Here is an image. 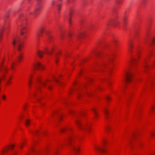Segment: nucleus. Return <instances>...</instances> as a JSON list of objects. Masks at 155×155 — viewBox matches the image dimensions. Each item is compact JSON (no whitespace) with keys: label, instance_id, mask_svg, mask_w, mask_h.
<instances>
[{"label":"nucleus","instance_id":"nucleus-52","mask_svg":"<svg viewBox=\"0 0 155 155\" xmlns=\"http://www.w3.org/2000/svg\"><path fill=\"white\" fill-rule=\"evenodd\" d=\"M38 101L39 102V99H38Z\"/></svg>","mask_w":155,"mask_h":155},{"label":"nucleus","instance_id":"nucleus-8","mask_svg":"<svg viewBox=\"0 0 155 155\" xmlns=\"http://www.w3.org/2000/svg\"><path fill=\"white\" fill-rule=\"evenodd\" d=\"M128 50L130 52H132L133 51V49L134 47V45L131 41H130L128 43Z\"/></svg>","mask_w":155,"mask_h":155},{"label":"nucleus","instance_id":"nucleus-33","mask_svg":"<svg viewBox=\"0 0 155 155\" xmlns=\"http://www.w3.org/2000/svg\"><path fill=\"white\" fill-rule=\"evenodd\" d=\"M113 59L112 58H109V61L111 62L113 61Z\"/></svg>","mask_w":155,"mask_h":155},{"label":"nucleus","instance_id":"nucleus-41","mask_svg":"<svg viewBox=\"0 0 155 155\" xmlns=\"http://www.w3.org/2000/svg\"><path fill=\"white\" fill-rule=\"evenodd\" d=\"M149 51L150 52V54H148L149 56H150V54L152 53V51Z\"/></svg>","mask_w":155,"mask_h":155},{"label":"nucleus","instance_id":"nucleus-38","mask_svg":"<svg viewBox=\"0 0 155 155\" xmlns=\"http://www.w3.org/2000/svg\"><path fill=\"white\" fill-rule=\"evenodd\" d=\"M65 130V128H62V129H61V131L62 132H63Z\"/></svg>","mask_w":155,"mask_h":155},{"label":"nucleus","instance_id":"nucleus-47","mask_svg":"<svg viewBox=\"0 0 155 155\" xmlns=\"http://www.w3.org/2000/svg\"><path fill=\"white\" fill-rule=\"evenodd\" d=\"M42 84L43 85H45V83H42Z\"/></svg>","mask_w":155,"mask_h":155},{"label":"nucleus","instance_id":"nucleus-23","mask_svg":"<svg viewBox=\"0 0 155 155\" xmlns=\"http://www.w3.org/2000/svg\"><path fill=\"white\" fill-rule=\"evenodd\" d=\"M56 1L55 0H52L51 3V5H54L56 2Z\"/></svg>","mask_w":155,"mask_h":155},{"label":"nucleus","instance_id":"nucleus-14","mask_svg":"<svg viewBox=\"0 0 155 155\" xmlns=\"http://www.w3.org/2000/svg\"><path fill=\"white\" fill-rule=\"evenodd\" d=\"M73 12V11L71 10L69 12V23L70 24L71 22V16Z\"/></svg>","mask_w":155,"mask_h":155},{"label":"nucleus","instance_id":"nucleus-24","mask_svg":"<svg viewBox=\"0 0 155 155\" xmlns=\"http://www.w3.org/2000/svg\"><path fill=\"white\" fill-rule=\"evenodd\" d=\"M64 35V32L62 31H61L60 32V35L61 37L62 38Z\"/></svg>","mask_w":155,"mask_h":155},{"label":"nucleus","instance_id":"nucleus-36","mask_svg":"<svg viewBox=\"0 0 155 155\" xmlns=\"http://www.w3.org/2000/svg\"><path fill=\"white\" fill-rule=\"evenodd\" d=\"M8 149V148L7 149H6V150H3V151H2V153L3 154L4 153L5 151L7 150Z\"/></svg>","mask_w":155,"mask_h":155},{"label":"nucleus","instance_id":"nucleus-31","mask_svg":"<svg viewBox=\"0 0 155 155\" xmlns=\"http://www.w3.org/2000/svg\"><path fill=\"white\" fill-rule=\"evenodd\" d=\"M152 42L153 44H155V40L154 39H153L152 40Z\"/></svg>","mask_w":155,"mask_h":155},{"label":"nucleus","instance_id":"nucleus-39","mask_svg":"<svg viewBox=\"0 0 155 155\" xmlns=\"http://www.w3.org/2000/svg\"><path fill=\"white\" fill-rule=\"evenodd\" d=\"M10 147H11V148H13L14 147V145H12Z\"/></svg>","mask_w":155,"mask_h":155},{"label":"nucleus","instance_id":"nucleus-17","mask_svg":"<svg viewBox=\"0 0 155 155\" xmlns=\"http://www.w3.org/2000/svg\"><path fill=\"white\" fill-rule=\"evenodd\" d=\"M30 124V122L29 120H27L25 122V125L28 126Z\"/></svg>","mask_w":155,"mask_h":155},{"label":"nucleus","instance_id":"nucleus-3","mask_svg":"<svg viewBox=\"0 0 155 155\" xmlns=\"http://www.w3.org/2000/svg\"><path fill=\"white\" fill-rule=\"evenodd\" d=\"M37 0L38 2L34 11V15H36L38 14L42 7V5L41 3L42 0Z\"/></svg>","mask_w":155,"mask_h":155},{"label":"nucleus","instance_id":"nucleus-7","mask_svg":"<svg viewBox=\"0 0 155 155\" xmlns=\"http://www.w3.org/2000/svg\"><path fill=\"white\" fill-rule=\"evenodd\" d=\"M104 147V146H103L102 147H95V149L98 152L103 153L105 151V150Z\"/></svg>","mask_w":155,"mask_h":155},{"label":"nucleus","instance_id":"nucleus-20","mask_svg":"<svg viewBox=\"0 0 155 155\" xmlns=\"http://www.w3.org/2000/svg\"><path fill=\"white\" fill-rule=\"evenodd\" d=\"M31 81H32V80H31V78L30 77L29 78V80H28V81L29 85L30 87L31 86Z\"/></svg>","mask_w":155,"mask_h":155},{"label":"nucleus","instance_id":"nucleus-43","mask_svg":"<svg viewBox=\"0 0 155 155\" xmlns=\"http://www.w3.org/2000/svg\"><path fill=\"white\" fill-rule=\"evenodd\" d=\"M153 109V107H152V108H151V111H152Z\"/></svg>","mask_w":155,"mask_h":155},{"label":"nucleus","instance_id":"nucleus-15","mask_svg":"<svg viewBox=\"0 0 155 155\" xmlns=\"http://www.w3.org/2000/svg\"><path fill=\"white\" fill-rule=\"evenodd\" d=\"M38 55L40 57H42V55L43 54V52L41 51H38Z\"/></svg>","mask_w":155,"mask_h":155},{"label":"nucleus","instance_id":"nucleus-53","mask_svg":"<svg viewBox=\"0 0 155 155\" xmlns=\"http://www.w3.org/2000/svg\"><path fill=\"white\" fill-rule=\"evenodd\" d=\"M20 147H22V145H21Z\"/></svg>","mask_w":155,"mask_h":155},{"label":"nucleus","instance_id":"nucleus-54","mask_svg":"<svg viewBox=\"0 0 155 155\" xmlns=\"http://www.w3.org/2000/svg\"><path fill=\"white\" fill-rule=\"evenodd\" d=\"M131 140H130V142H131Z\"/></svg>","mask_w":155,"mask_h":155},{"label":"nucleus","instance_id":"nucleus-51","mask_svg":"<svg viewBox=\"0 0 155 155\" xmlns=\"http://www.w3.org/2000/svg\"><path fill=\"white\" fill-rule=\"evenodd\" d=\"M37 133V132H34V133L36 134Z\"/></svg>","mask_w":155,"mask_h":155},{"label":"nucleus","instance_id":"nucleus-2","mask_svg":"<svg viewBox=\"0 0 155 155\" xmlns=\"http://www.w3.org/2000/svg\"><path fill=\"white\" fill-rule=\"evenodd\" d=\"M12 43L13 46L16 45L18 50L19 51L21 50V48L23 46V44L20 38L19 37H17L13 39Z\"/></svg>","mask_w":155,"mask_h":155},{"label":"nucleus","instance_id":"nucleus-35","mask_svg":"<svg viewBox=\"0 0 155 155\" xmlns=\"http://www.w3.org/2000/svg\"><path fill=\"white\" fill-rule=\"evenodd\" d=\"M151 135L152 136H154L155 135V133H151Z\"/></svg>","mask_w":155,"mask_h":155},{"label":"nucleus","instance_id":"nucleus-29","mask_svg":"<svg viewBox=\"0 0 155 155\" xmlns=\"http://www.w3.org/2000/svg\"><path fill=\"white\" fill-rule=\"evenodd\" d=\"M123 21L124 24H125L126 22V18L125 17L124 18Z\"/></svg>","mask_w":155,"mask_h":155},{"label":"nucleus","instance_id":"nucleus-21","mask_svg":"<svg viewBox=\"0 0 155 155\" xmlns=\"http://www.w3.org/2000/svg\"><path fill=\"white\" fill-rule=\"evenodd\" d=\"M54 58L55 62L57 63L58 62V58L57 54L55 55L54 56Z\"/></svg>","mask_w":155,"mask_h":155},{"label":"nucleus","instance_id":"nucleus-6","mask_svg":"<svg viewBox=\"0 0 155 155\" xmlns=\"http://www.w3.org/2000/svg\"><path fill=\"white\" fill-rule=\"evenodd\" d=\"M71 148L74 152L75 154H76L79 151V147L78 146L71 145Z\"/></svg>","mask_w":155,"mask_h":155},{"label":"nucleus","instance_id":"nucleus-25","mask_svg":"<svg viewBox=\"0 0 155 155\" xmlns=\"http://www.w3.org/2000/svg\"><path fill=\"white\" fill-rule=\"evenodd\" d=\"M22 58V56L21 55H20L18 57V59L19 61H20Z\"/></svg>","mask_w":155,"mask_h":155},{"label":"nucleus","instance_id":"nucleus-57","mask_svg":"<svg viewBox=\"0 0 155 155\" xmlns=\"http://www.w3.org/2000/svg\"><path fill=\"white\" fill-rule=\"evenodd\" d=\"M8 83H10V82H9V81H8Z\"/></svg>","mask_w":155,"mask_h":155},{"label":"nucleus","instance_id":"nucleus-44","mask_svg":"<svg viewBox=\"0 0 155 155\" xmlns=\"http://www.w3.org/2000/svg\"><path fill=\"white\" fill-rule=\"evenodd\" d=\"M48 88L50 90L51 89V87L50 86L48 87Z\"/></svg>","mask_w":155,"mask_h":155},{"label":"nucleus","instance_id":"nucleus-10","mask_svg":"<svg viewBox=\"0 0 155 155\" xmlns=\"http://www.w3.org/2000/svg\"><path fill=\"white\" fill-rule=\"evenodd\" d=\"M116 22V21L115 20H109L106 23V24L107 25H110L113 24H115Z\"/></svg>","mask_w":155,"mask_h":155},{"label":"nucleus","instance_id":"nucleus-11","mask_svg":"<svg viewBox=\"0 0 155 155\" xmlns=\"http://www.w3.org/2000/svg\"><path fill=\"white\" fill-rule=\"evenodd\" d=\"M85 35V31H84L78 35L77 37L78 38H80L84 37Z\"/></svg>","mask_w":155,"mask_h":155},{"label":"nucleus","instance_id":"nucleus-40","mask_svg":"<svg viewBox=\"0 0 155 155\" xmlns=\"http://www.w3.org/2000/svg\"><path fill=\"white\" fill-rule=\"evenodd\" d=\"M68 54H67V53L65 54V55H64V56H65V58H66V57L68 55Z\"/></svg>","mask_w":155,"mask_h":155},{"label":"nucleus","instance_id":"nucleus-56","mask_svg":"<svg viewBox=\"0 0 155 155\" xmlns=\"http://www.w3.org/2000/svg\"><path fill=\"white\" fill-rule=\"evenodd\" d=\"M8 83H10V82H9V81H8Z\"/></svg>","mask_w":155,"mask_h":155},{"label":"nucleus","instance_id":"nucleus-45","mask_svg":"<svg viewBox=\"0 0 155 155\" xmlns=\"http://www.w3.org/2000/svg\"><path fill=\"white\" fill-rule=\"evenodd\" d=\"M21 16H22V15H19V18H21Z\"/></svg>","mask_w":155,"mask_h":155},{"label":"nucleus","instance_id":"nucleus-1","mask_svg":"<svg viewBox=\"0 0 155 155\" xmlns=\"http://www.w3.org/2000/svg\"><path fill=\"white\" fill-rule=\"evenodd\" d=\"M75 121L78 128L80 130L84 132H89L90 130V128L89 125L82 124L78 119L76 120Z\"/></svg>","mask_w":155,"mask_h":155},{"label":"nucleus","instance_id":"nucleus-55","mask_svg":"<svg viewBox=\"0 0 155 155\" xmlns=\"http://www.w3.org/2000/svg\"><path fill=\"white\" fill-rule=\"evenodd\" d=\"M151 155H154V154H152Z\"/></svg>","mask_w":155,"mask_h":155},{"label":"nucleus","instance_id":"nucleus-9","mask_svg":"<svg viewBox=\"0 0 155 155\" xmlns=\"http://www.w3.org/2000/svg\"><path fill=\"white\" fill-rule=\"evenodd\" d=\"M34 67L35 68L38 69L39 68H41V69H43V65L42 64L39 62H38L36 64H35Z\"/></svg>","mask_w":155,"mask_h":155},{"label":"nucleus","instance_id":"nucleus-4","mask_svg":"<svg viewBox=\"0 0 155 155\" xmlns=\"http://www.w3.org/2000/svg\"><path fill=\"white\" fill-rule=\"evenodd\" d=\"M132 74L129 72H127L125 77V83L126 84L129 83L132 80Z\"/></svg>","mask_w":155,"mask_h":155},{"label":"nucleus","instance_id":"nucleus-30","mask_svg":"<svg viewBox=\"0 0 155 155\" xmlns=\"http://www.w3.org/2000/svg\"><path fill=\"white\" fill-rule=\"evenodd\" d=\"M57 6H58V10L59 11L60 10V8L61 5L60 4H58V5Z\"/></svg>","mask_w":155,"mask_h":155},{"label":"nucleus","instance_id":"nucleus-12","mask_svg":"<svg viewBox=\"0 0 155 155\" xmlns=\"http://www.w3.org/2000/svg\"><path fill=\"white\" fill-rule=\"evenodd\" d=\"M26 27L25 26L23 25L21 26V30L20 31V33L21 35H25V32H24L23 30L25 29Z\"/></svg>","mask_w":155,"mask_h":155},{"label":"nucleus","instance_id":"nucleus-13","mask_svg":"<svg viewBox=\"0 0 155 155\" xmlns=\"http://www.w3.org/2000/svg\"><path fill=\"white\" fill-rule=\"evenodd\" d=\"M136 62V60L135 59H133L131 60L130 61V64L132 66H134Z\"/></svg>","mask_w":155,"mask_h":155},{"label":"nucleus","instance_id":"nucleus-28","mask_svg":"<svg viewBox=\"0 0 155 155\" xmlns=\"http://www.w3.org/2000/svg\"><path fill=\"white\" fill-rule=\"evenodd\" d=\"M101 54V52L99 51H97L96 52V55L97 56L100 55V54Z\"/></svg>","mask_w":155,"mask_h":155},{"label":"nucleus","instance_id":"nucleus-50","mask_svg":"<svg viewBox=\"0 0 155 155\" xmlns=\"http://www.w3.org/2000/svg\"><path fill=\"white\" fill-rule=\"evenodd\" d=\"M13 64H12V68H13Z\"/></svg>","mask_w":155,"mask_h":155},{"label":"nucleus","instance_id":"nucleus-5","mask_svg":"<svg viewBox=\"0 0 155 155\" xmlns=\"http://www.w3.org/2000/svg\"><path fill=\"white\" fill-rule=\"evenodd\" d=\"M40 34L38 35L39 36L42 35V34L43 32H45L47 35H48L49 33L48 31H45V26H41L39 29Z\"/></svg>","mask_w":155,"mask_h":155},{"label":"nucleus","instance_id":"nucleus-37","mask_svg":"<svg viewBox=\"0 0 155 155\" xmlns=\"http://www.w3.org/2000/svg\"><path fill=\"white\" fill-rule=\"evenodd\" d=\"M106 99L108 101H109L110 100V98L108 97H107Z\"/></svg>","mask_w":155,"mask_h":155},{"label":"nucleus","instance_id":"nucleus-26","mask_svg":"<svg viewBox=\"0 0 155 155\" xmlns=\"http://www.w3.org/2000/svg\"><path fill=\"white\" fill-rule=\"evenodd\" d=\"M54 78V79L55 81L57 82H58V84H62V83L61 82H59V81L58 80L55 78Z\"/></svg>","mask_w":155,"mask_h":155},{"label":"nucleus","instance_id":"nucleus-22","mask_svg":"<svg viewBox=\"0 0 155 155\" xmlns=\"http://www.w3.org/2000/svg\"><path fill=\"white\" fill-rule=\"evenodd\" d=\"M92 110L94 112L95 116L96 117H97V112H96V110L94 109H93V110Z\"/></svg>","mask_w":155,"mask_h":155},{"label":"nucleus","instance_id":"nucleus-18","mask_svg":"<svg viewBox=\"0 0 155 155\" xmlns=\"http://www.w3.org/2000/svg\"><path fill=\"white\" fill-rule=\"evenodd\" d=\"M2 71L4 73H6L8 70V69L5 67H2Z\"/></svg>","mask_w":155,"mask_h":155},{"label":"nucleus","instance_id":"nucleus-16","mask_svg":"<svg viewBox=\"0 0 155 155\" xmlns=\"http://www.w3.org/2000/svg\"><path fill=\"white\" fill-rule=\"evenodd\" d=\"M53 49V48H52L51 50L49 51H48V50L47 49H46L45 50L46 51V52H45L46 54H51L52 53V51Z\"/></svg>","mask_w":155,"mask_h":155},{"label":"nucleus","instance_id":"nucleus-48","mask_svg":"<svg viewBox=\"0 0 155 155\" xmlns=\"http://www.w3.org/2000/svg\"><path fill=\"white\" fill-rule=\"evenodd\" d=\"M71 34L70 33L68 34V35L69 37H70Z\"/></svg>","mask_w":155,"mask_h":155},{"label":"nucleus","instance_id":"nucleus-19","mask_svg":"<svg viewBox=\"0 0 155 155\" xmlns=\"http://www.w3.org/2000/svg\"><path fill=\"white\" fill-rule=\"evenodd\" d=\"M104 112L105 114V117L107 119H108V112L106 110H105L104 111Z\"/></svg>","mask_w":155,"mask_h":155},{"label":"nucleus","instance_id":"nucleus-46","mask_svg":"<svg viewBox=\"0 0 155 155\" xmlns=\"http://www.w3.org/2000/svg\"><path fill=\"white\" fill-rule=\"evenodd\" d=\"M8 155H15V153H13V154H8Z\"/></svg>","mask_w":155,"mask_h":155},{"label":"nucleus","instance_id":"nucleus-27","mask_svg":"<svg viewBox=\"0 0 155 155\" xmlns=\"http://www.w3.org/2000/svg\"><path fill=\"white\" fill-rule=\"evenodd\" d=\"M2 99L4 100H5V99L6 98V96H5V95H2Z\"/></svg>","mask_w":155,"mask_h":155},{"label":"nucleus","instance_id":"nucleus-32","mask_svg":"<svg viewBox=\"0 0 155 155\" xmlns=\"http://www.w3.org/2000/svg\"><path fill=\"white\" fill-rule=\"evenodd\" d=\"M113 42L114 43H116L117 41L116 40L114 39L113 41Z\"/></svg>","mask_w":155,"mask_h":155},{"label":"nucleus","instance_id":"nucleus-42","mask_svg":"<svg viewBox=\"0 0 155 155\" xmlns=\"http://www.w3.org/2000/svg\"><path fill=\"white\" fill-rule=\"evenodd\" d=\"M144 67L145 68H146L147 67H148V66H147V65H145L144 66Z\"/></svg>","mask_w":155,"mask_h":155},{"label":"nucleus","instance_id":"nucleus-49","mask_svg":"<svg viewBox=\"0 0 155 155\" xmlns=\"http://www.w3.org/2000/svg\"><path fill=\"white\" fill-rule=\"evenodd\" d=\"M38 81H40V80L39 79H38Z\"/></svg>","mask_w":155,"mask_h":155},{"label":"nucleus","instance_id":"nucleus-34","mask_svg":"<svg viewBox=\"0 0 155 155\" xmlns=\"http://www.w3.org/2000/svg\"><path fill=\"white\" fill-rule=\"evenodd\" d=\"M106 129H107V131H110V127H107Z\"/></svg>","mask_w":155,"mask_h":155}]
</instances>
